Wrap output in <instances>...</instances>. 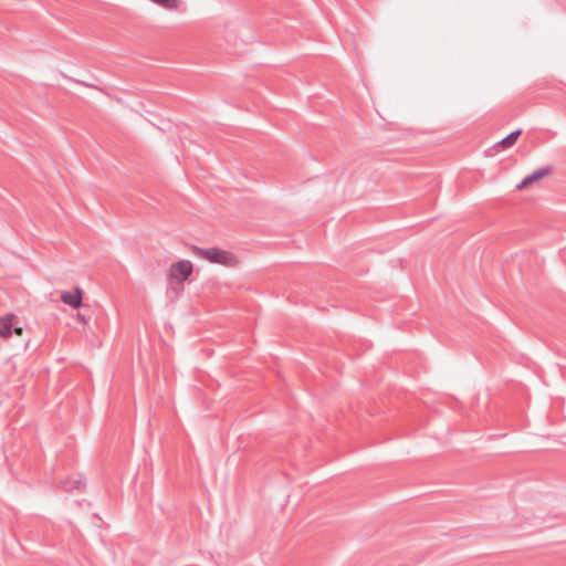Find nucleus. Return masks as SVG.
I'll list each match as a JSON object with an SVG mask.
<instances>
[{
	"label": "nucleus",
	"instance_id": "obj_1",
	"mask_svg": "<svg viewBox=\"0 0 566 566\" xmlns=\"http://www.w3.org/2000/svg\"><path fill=\"white\" fill-rule=\"evenodd\" d=\"M193 252L208 260L211 263H217L226 266H233L237 264V259L233 253L221 250L219 248H199L193 245Z\"/></svg>",
	"mask_w": 566,
	"mask_h": 566
},
{
	"label": "nucleus",
	"instance_id": "obj_8",
	"mask_svg": "<svg viewBox=\"0 0 566 566\" xmlns=\"http://www.w3.org/2000/svg\"><path fill=\"white\" fill-rule=\"evenodd\" d=\"M151 2L164 7L165 9H176L177 0H150Z\"/></svg>",
	"mask_w": 566,
	"mask_h": 566
},
{
	"label": "nucleus",
	"instance_id": "obj_4",
	"mask_svg": "<svg viewBox=\"0 0 566 566\" xmlns=\"http://www.w3.org/2000/svg\"><path fill=\"white\" fill-rule=\"evenodd\" d=\"M82 290L80 287H75V290L73 292L71 291H64L62 292L61 294V301L73 307V308H78L82 304V300H83V296H82Z\"/></svg>",
	"mask_w": 566,
	"mask_h": 566
},
{
	"label": "nucleus",
	"instance_id": "obj_5",
	"mask_svg": "<svg viewBox=\"0 0 566 566\" xmlns=\"http://www.w3.org/2000/svg\"><path fill=\"white\" fill-rule=\"evenodd\" d=\"M521 134H522L521 128L515 129L512 133H510L507 136L502 138L500 142H497L496 146L502 147V148L512 147L516 143V140Z\"/></svg>",
	"mask_w": 566,
	"mask_h": 566
},
{
	"label": "nucleus",
	"instance_id": "obj_6",
	"mask_svg": "<svg viewBox=\"0 0 566 566\" xmlns=\"http://www.w3.org/2000/svg\"><path fill=\"white\" fill-rule=\"evenodd\" d=\"M553 171V167L552 166H544V167H541L538 169H536L535 171H533L532 174L527 175V180L531 181V184L535 182V181H538L541 180L542 178L551 175Z\"/></svg>",
	"mask_w": 566,
	"mask_h": 566
},
{
	"label": "nucleus",
	"instance_id": "obj_3",
	"mask_svg": "<svg viewBox=\"0 0 566 566\" xmlns=\"http://www.w3.org/2000/svg\"><path fill=\"white\" fill-rule=\"evenodd\" d=\"M17 317L13 314H7L6 316L0 317V336L1 337H9L12 335V333H15L17 335H21L23 329L20 326H17L14 324V319Z\"/></svg>",
	"mask_w": 566,
	"mask_h": 566
},
{
	"label": "nucleus",
	"instance_id": "obj_2",
	"mask_svg": "<svg viewBox=\"0 0 566 566\" xmlns=\"http://www.w3.org/2000/svg\"><path fill=\"white\" fill-rule=\"evenodd\" d=\"M192 263L189 260H181L170 265L169 276L178 282H182L192 273Z\"/></svg>",
	"mask_w": 566,
	"mask_h": 566
},
{
	"label": "nucleus",
	"instance_id": "obj_9",
	"mask_svg": "<svg viewBox=\"0 0 566 566\" xmlns=\"http://www.w3.org/2000/svg\"><path fill=\"white\" fill-rule=\"evenodd\" d=\"M530 185H532L531 181L527 180V177H524L522 181L516 186V189H524Z\"/></svg>",
	"mask_w": 566,
	"mask_h": 566
},
{
	"label": "nucleus",
	"instance_id": "obj_7",
	"mask_svg": "<svg viewBox=\"0 0 566 566\" xmlns=\"http://www.w3.org/2000/svg\"><path fill=\"white\" fill-rule=\"evenodd\" d=\"M82 481L78 480H65L61 482V489L64 491H73L81 489Z\"/></svg>",
	"mask_w": 566,
	"mask_h": 566
}]
</instances>
